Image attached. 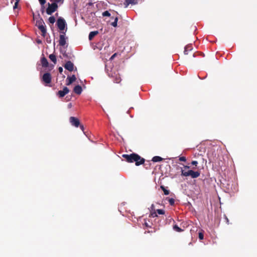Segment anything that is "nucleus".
<instances>
[{
	"mask_svg": "<svg viewBox=\"0 0 257 257\" xmlns=\"http://www.w3.org/2000/svg\"><path fill=\"white\" fill-rule=\"evenodd\" d=\"M52 76L50 73L47 72L43 74L42 81L46 84H49L51 82Z\"/></svg>",
	"mask_w": 257,
	"mask_h": 257,
	"instance_id": "39448f33",
	"label": "nucleus"
},
{
	"mask_svg": "<svg viewBox=\"0 0 257 257\" xmlns=\"http://www.w3.org/2000/svg\"><path fill=\"white\" fill-rule=\"evenodd\" d=\"M112 77H113V82L115 83H119L121 81L120 75L118 73H114V75H112Z\"/></svg>",
	"mask_w": 257,
	"mask_h": 257,
	"instance_id": "9d476101",
	"label": "nucleus"
},
{
	"mask_svg": "<svg viewBox=\"0 0 257 257\" xmlns=\"http://www.w3.org/2000/svg\"><path fill=\"white\" fill-rule=\"evenodd\" d=\"M198 237L199 238V239L200 240H202L204 238V234L202 232H200L199 233V235H198Z\"/></svg>",
	"mask_w": 257,
	"mask_h": 257,
	"instance_id": "7c9ffc66",
	"label": "nucleus"
},
{
	"mask_svg": "<svg viewBox=\"0 0 257 257\" xmlns=\"http://www.w3.org/2000/svg\"><path fill=\"white\" fill-rule=\"evenodd\" d=\"M116 55H117V54H116V53H114V54H113V55L111 56V57H110V60H112V59H113Z\"/></svg>",
	"mask_w": 257,
	"mask_h": 257,
	"instance_id": "e433bc0d",
	"label": "nucleus"
},
{
	"mask_svg": "<svg viewBox=\"0 0 257 257\" xmlns=\"http://www.w3.org/2000/svg\"><path fill=\"white\" fill-rule=\"evenodd\" d=\"M200 175V173L199 171H194L192 170L191 173V177L192 178H198Z\"/></svg>",
	"mask_w": 257,
	"mask_h": 257,
	"instance_id": "a211bd4d",
	"label": "nucleus"
},
{
	"mask_svg": "<svg viewBox=\"0 0 257 257\" xmlns=\"http://www.w3.org/2000/svg\"><path fill=\"white\" fill-rule=\"evenodd\" d=\"M157 213V212H156V211H155V212H152V213L150 214V216H151V217H153V218L156 217H157V216H158V215H157V213Z\"/></svg>",
	"mask_w": 257,
	"mask_h": 257,
	"instance_id": "2f4dec72",
	"label": "nucleus"
},
{
	"mask_svg": "<svg viewBox=\"0 0 257 257\" xmlns=\"http://www.w3.org/2000/svg\"><path fill=\"white\" fill-rule=\"evenodd\" d=\"M69 120L71 124L76 127H78L80 125L79 120L76 117L71 116Z\"/></svg>",
	"mask_w": 257,
	"mask_h": 257,
	"instance_id": "423d86ee",
	"label": "nucleus"
},
{
	"mask_svg": "<svg viewBox=\"0 0 257 257\" xmlns=\"http://www.w3.org/2000/svg\"><path fill=\"white\" fill-rule=\"evenodd\" d=\"M41 5H45L46 3V0H38Z\"/></svg>",
	"mask_w": 257,
	"mask_h": 257,
	"instance_id": "f704fd0d",
	"label": "nucleus"
},
{
	"mask_svg": "<svg viewBox=\"0 0 257 257\" xmlns=\"http://www.w3.org/2000/svg\"><path fill=\"white\" fill-rule=\"evenodd\" d=\"M16 2H20V0H15Z\"/></svg>",
	"mask_w": 257,
	"mask_h": 257,
	"instance_id": "c03bdc74",
	"label": "nucleus"
},
{
	"mask_svg": "<svg viewBox=\"0 0 257 257\" xmlns=\"http://www.w3.org/2000/svg\"><path fill=\"white\" fill-rule=\"evenodd\" d=\"M191 164L192 165H194L195 166H197V164H198V162L197 161H192L191 162Z\"/></svg>",
	"mask_w": 257,
	"mask_h": 257,
	"instance_id": "c9c22d12",
	"label": "nucleus"
},
{
	"mask_svg": "<svg viewBox=\"0 0 257 257\" xmlns=\"http://www.w3.org/2000/svg\"><path fill=\"white\" fill-rule=\"evenodd\" d=\"M225 219L226 220L227 222L228 223V222H229L228 219L226 217H225Z\"/></svg>",
	"mask_w": 257,
	"mask_h": 257,
	"instance_id": "79ce46f5",
	"label": "nucleus"
},
{
	"mask_svg": "<svg viewBox=\"0 0 257 257\" xmlns=\"http://www.w3.org/2000/svg\"><path fill=\"white\" fill-rule=\"evenodd\" d=\"M192 172V170H189L188 171H185V170L181 169V176H185V177H188V176H191V173Z\"/></svg>",
	"mask_w": 257,
	"mask_h": 257,
	"instance_id": "dca6fc26",
	"label": "nucleus"
},
{
	"mask_svg": "<svg viewBox=\"0 0 257 257\" xmlns=\"http://www.w3.org/2000/svg\"><path fill=\"white\" fill-rule=\"evenodd\" d=\"M138 4V0H125L123 5L125 8L127 7L130 5H136Z\"/></svg>",
	"mask_w": 257,
	"mask_h": 257,
	"instance_id": "1a4fd4ad",
	"label": "nucleus"
},
{
	"mask_svg": "<svg viewBox=\"0 0 257 257\" xmlns=\"http://www.w3.org/2000/svg\"><path fill=\"white\" fill-rule=\"evenodd\" d=\"M80 125V127L81 129V130L82 131H84V126L83 125Z\"/></svg>",
	"mask_w": 257,
	"mask_h": 257,
	"instance_id": "58836bf2",
	"label": "nucleus"
},
{
	"mask_svg": "<svg viewBox=\"0 0 257 257\" xmlns=\"http://www.w3.org/2000/svg\"><path fill=\"white\" fill-rule=\"evenodd\" d=\"M57 26L60 30H64L66 26V23L65 20L61 17L58 18L57 21Z\"/></svg>",
	"mask_w": 257,
	"mask_h": 257,
	"instance_id": "20e7f679",
	"label": "nucleus"
},
{
	"mask_svg": "<svg viewBox=\"0 0 257 257\" xmlns=\"http://www.w3.org/2000/svg\"><path fill=\"white\" fill-rule=\"evenodd\" d=\"M58 6L56 3L48 4V7L46 9V13L49 15H51L53 13L57 11Z\"/></svg>",
	"mask_w": 257,
	"mask_h": 257,
	"instance_id": "f03ea898",
	"label": "nucleus"
},
{
	"mask_svg": "<svg viewBox=\"0 0 257 257\" xmlns=\"http://www.w3.org/2000/svg\"><path fill=\"white\" fill-rule=\"evenodd\" d=\"M38 28L39 29L40 31H41L42 33V36L45 37L47 33L45 24L44 25H42L40 26L39 27H38Z\"/></svg>",
	"mask_w": 257,
	"mask_h": 257,
	"instance_id": "ddd939ff",
	"label": "nucleus"
},
{
	"mask_svg": "<svg viewBox=\"0 0 257 257\" xmlns=\"http://www.w3.org/2000/svg\"><path fill=\"white\" fill-rule=\"evenodd\" d=\"M168 201L171 205H173L175 203V200L173 198H169Z\"/></svg>",
	"mask_w": 257,
	"mask_h": 257,
	"instance_id": "c85d7f7f",
	"label": "nucleus"
},
{
	"mask_svg": "<svg viewBox=\"0 0 257 257\" xmlns=\"http://www.w3.org/2000/svg\"><path fill=\"white\" fill-rule=\"evenodd\" d=\"M122 156L128 163L135 162L136 166L143 164L145 161V159L142 158L140 156L136 153H132L130 155L123 154Z\"/></svg>",
	"mask_w": 257,
	"mask_h": 257,
	"instance_id": "f257e3e1",
	"label": "nucleus"
},
{
	"mask_svg": "<svg viewBox=\"0 0 257 257\" xmlns=\"http://www.w3.org/2000/svg\"><path fill=\"white\" fill-rule=\"evenodd\" d=\"M63 69L62 67H59L58 68V71L60 73H62V72H63Z\"/></svg>",
	"mask_w": 257,
	"mask_h": 257,
	"instance_id": "4c0bfd02",
	"label": "nucleus"
},
{
	"mask_svg": "<svg viewBox=\"0 0 257 257\" xmlns=\"http://www.w3.org/2000/svg\"><path fill=\"white\" fill-rule=\"evenodd\" d=\"M98 34V31H95L91 32L88 36V38L89 40H92L93 38L96 36Z\"/></svg>",
	"mask_w": 257,
	"mask_h": 257,
	"instance_id": "f3484780",
	"label": "nucleus"
},
{
	"mask_svg": "<svg viewBox=\"0 0 257 257\" xmlns=\"http://www.w3.org/2000/svg\"><path fill=\"white\" fill-rule=\"evenodd\" d=\"M66 39L64 35H60L59 41V45L63 46L66 44Z\"/></svg>",
	"mask_w": 257,
	"mask_h": 257,
	"instance_id": "f8f14e48",
	"label": "nucleus"
},
{
	"mask_svg": "<svg viewBox=\"0 0 257 257\" xmlns=\"http://www.w3.org/2000/svg\"><path fill=\"white\" fill-rule=\"evenodd\" d=\"M41 12L43 14L46 12L45 5H41Z\"/></svg>",
	"mask_w": 257,
	"mask_h": 257,
	"instance_id": "a878e982",
	"label": "nucleus"
},
{
	"mask_svg": "<svg viewBox=\"0 0 257 257\" xmlns=\"http://www.w3.org/2000/svg\"><path fill=\"white\" fill-rule=\"evenodd\" d=\"M76 80V76L75 75H72L71 77L68 76L67 78V85H70L73 82H74Z\"/></svg>",
	"mask_w": 257,
	"mask_h": 257,
	"instance_id": "9b49d317",
	"label": "nucleus"
},
{
	"mask_svg": "<svg viewBox=\"0 0 257 257\" xmlns=\"http://www.w3.org/2000/svg\"><path fill=\"white\" fill-rule=\"evenodd\" d=\"M145 224L146 226H148V224L147 223H145Z\"/></svg>",
	"mask_w": 257,
	"mask_h": 257,
	"instance_id": "a18cd8bd",
	"label": "nucleus"
},
{
	"mask_svg": "<svg viewBox=\"0 0 257 257\" xmlns=\"http://www.w3.org/2000/svg\"><path fill=\"white\" fill-rule=\"evenodd\" d=\"M190 167L188 166H184V168L187 169H189Z\"/></svg>",
	"mask_w": 257,
	"mask_h": 257,
	"instance_id": "a19ab883",
	"label": "nucleus"
},
{
	"mask_svg": "<svg viewBox=\"0 0 257 257\" xmlns=\"http://www.w3.org/2000/svg\"><path fill=\"white\" fill-rule=\"evenodd\" d=\"M117 21H118V18L117 17L114 18V22H113L111 23V25L114 27H116L117 26Z\"/></svg>",
	"mask_w": 257,
	"mask_h": 257,
	"instance_id": "b1692460",
	"label": "nucleus"
},
{
	"mask_svg": "<svg viewBox=\"0 0 257 257\" xmlns=\"http://www.w3.org/2000/svg\"><path fill=\"white\" fill-rule=\"evenodd\" d=\"M173 229L177 232H182L183 231L181 228H180L177 225L175 224L173 226Z\"/></svg>",
	"mask_w": 257,
	"mask_h": 257,
	"instance_id": "4be33fe9",
	"label": "nucleus"
},
{
	"mask_svg": "<svg viewBox=\"0 0 257 257\" xmlns=\"http://www.w3.org/2000/svg\"><path fill=\"white\" fill-rule=\"evenodd\" d=\"M161 188L163 191L165 195H167L169 194L170 191L169 190H167L164 186H161Z\"/></svg>",
	"mask_w": 257,
	"mask_h": 257,
	"instance_id": "412c9836",
	"label": "nucleus"
},
{
	"mask_svg": "<svg viewBox=\"0 0 257 257\" xmlns=\"http://www.w3.org/2000/svg\"><path fill=\"white\" fill-rule=\"evenodd\" d=\"M37 42H38V43H41V41L39 40V41H37Z\"/></svg>",
	"mask_w": 257,
	"mask_h": 257,
	"instance_id": "37998d69",
	"label": "nucleus"
},
{
	"mask_svg": "<svg viewBox=\"0 0 257 257\" xmlns=\"http://www.w3.org/2000/svg\"><path fill=\"white\" fill-rule=\"evenodd\" d=\"M156 212H157L159 214H164L165 211L162 209H157L156 210Z\"/></svg>",
	"mask_w": 257,
	"mask_h": 257,
	"instance_id": "c756f323",
	"label": "nucleus"
},
{
	"mask_svg": "<svg viewBox=\"0 0 257 257\" xmlns=\"http://www.w3.org/2000/svg\"><path fill=\"white\" fill-rule=\"evenodd\" d=\"M82 89L81 86L77 85L75 86L73 89V91L77 94H80L82 92Z\"/></svg>",
	"mask_w": 257,
	"mask_h": 257,
	"instance_id": "2eb2a0df",
	"label": "nucleus"
},
{
	"mask_svg": "<svg viewBox=\"0 0 257 257\" xmlns=\"http://www.w3.org/2000/svg\"><path fill=\"white\" fill-rule=\"evenodd\" d=\"M151 209H152V210L155 209V206H154V204H152V205H151Z\"/></svg>",
	"mask_w": 257,
	"mask_h": 257,
	"instance_id": "ea45409f",
	"label": "nucleus"
},
{
	"mask_svg": "<svg viewBox=\"0 0 257 257\" xmlns=\"http://www.w3.org/2000/svg\"><path fill=\"white\" fill-rule=\"evenodd\" d=\"M192 49V46H189V45H187L185 47V50H184V54L185 55H187L188 54V53H187V51L188 50H191Z\"/></svg>",
	"mask_w": 257,
	"mask_h": 257,
	"instance_id": "5701e85b",
	"label": "nucleus"
},
{
	"mask_svg": "<svg viewBox=\"0 0 257 257\" xmlns=\"http://www.w3.org/2000/svg\"><path fill=\"white\" fill-rule=\"evenodd\" d=\"M179 161H182V162H185L186 161V157H180L179 159Z\"/></svg>",
	"mask_w": 257,
	"mask_h": 257,
	"instance_id": "72a5a7b5",
	"label": "nucleus"
},
{
	"mask_svg": "<svg viewBox=\"0 0 257 257\" xmlns=\"http://www.w3.org/2000/svg\"><path fill=\"white\" fill-rule=\"evenodd\" d=\"M69 92V89L67 87H64L62 90L58 91L57 94L59 97L62 98L68 94Z\"/></svg>",
	"mask_w": 257,
	"mask_h": 257,
	"instance_id": "0eeeda50",
	"label": "nucleus"
},
{
	"mask_svg": "<svg viewBox=\"0 0 257 257\" xmlns=\"http://www.w3.org/2000/svg\"><path fill=\"white\" fill-rule=\"evenodd\" d=\"M19 2H16L15 3V4H14V6L13 7V9L14 10H15L16 9H18V5H19Z\"/></svg>",
	"mask_w": 257,
	"mask_h": 257,
	"instance_id": "473e14b6",
	"label": "nucleus"
},
{
	"mask_svg": "<svg viewBox=\"0 0 257 257\" xmlns=\"http://www.w3.org/2000/svg\"><path fill=\"white\" fill-rule=\"evenodd\" d=\"M49 58L55 64H56L57 59L55 55L54 54H50Z\"/></svg>",
	"mask_w": 257,
	"mask_h": 257,
	"instance_id": "6ab92c4d",
	"label": "nucleus"
},
{
	"mask_svg": "<svg viewBox=\"0 0 257 257\" xmlns=\"http://www.w3.org/2000/svg\"><path fill=\"white\" fill-rule=\"evenodd\" d=\"M102 16L103 17H109L110 16V14L109 13V12L107 11H104L103 13H102Z\"/></svg>",
	"mask_w": 257,
	"mask_h": 257,
	"instance_id": "bb28decb",
	"label": "nucleus"
},
{
	"mask_svg": "<svg viewBox=\"0 0 257 257\" xmlns=\"http://www.w3.org/2000/svg\"><path fill=\"white\" fill-rule=\"evenodd\" d=\"M48 21L50 24H53L55 22L56 20L54 16H51L49 17Z\"/></svg>",
	"mask_w": 257,
	"mask_h": 257,
	"instance_id": "393cba45",
	"label": "nucleus"
},
{
	"mask_svg": "<svg viewBox=\"0 0 257 257\" xmlns=\"http://www.w3.org/2000/svg\"><path fill=\"white\" fill-rule=\"evenodd\" d=\"M33 20L36 21L35 26L36 27H39L40 26L44 25L45 23L43 19L41 17L40 14L38 13L37 16H35L34 13H32Z\"/></svg>",
	"mask_w": 257,
	"mask_h": 257,
	"instance_id": "7ed1b4c3",
	"label": "nucleus"
},
{
	"mask_svg": "<svg viewBox=\"0 0 257 257\" xmlns=\"http://www.w3.org/2000/svg\"><path fill=\"white\" fill-rule=\"evenodd\" d=\"M51 2H53V3H56V4L58 5V4H62L63 1L62 0H51Z\"/></svg>",
	"mask_w": 257,
	"mask_h": 257,
	"instance_id": "cd10ccee",
	"label": "nucleus"
},
{
	"mask_svg": "<svg viewBox=\"0 0 257 257\" xmlns=\"http://www.w3.org/2000/svg\"><path fill=\"white\" fill-rule=\"evenodd\" d=\"M163 159L160 156H155L152 158V161L154 162H158L162 161Z\"/></svg>",
	"mask_w": 257,
	"mask_h": 257,
	"instance_id": "aec40b11",
	"label": "nucleus"
},
{
	"mask_svg": "<svg viewBox=\"0 0 257 257\" xmlns=\"http://www.w3.org/2000/svg\"><path fill=\"white\" fill-rule=\"evenodd\" d=\"M41 63L43 67H47L49 65L48 60L44 56L41 58Z\"/></svg>",
	"mask_w": 257,
	"mask_h": 257,
	"instance_id": "4468645a",
	"label": "nucleus"
},
{
	"mask_svg": "<svg viewBox=\"0 0 257 257\" xmlns=\"http://www.w3.org/2000/svg\"><path fill=\"white\" fill-rule=\"evenodd\" d=\"M64 67L66 69L70 72L72 71L74 69V64L70 61H68L64 65Z\"/></svg>",
	"mask_w": 257,
	"mask_h": 257,
	"instance_id": "6e6552de",
	"label": "nucleus"
}]
</instances>
